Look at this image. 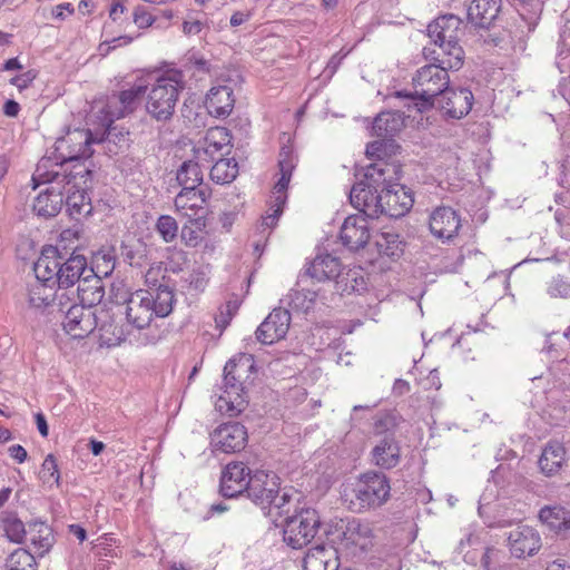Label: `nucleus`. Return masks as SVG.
<instances>
[{
	"instance_id": "nucleus-29",
	"label": "nucleus",
	"mask_w": 570,
	"mask_h": 570,
	"mask_svg": "<svg viewBox=\"0 0 570 570\" xmlns=\"http://www.w3.org/2000/svg\"><path fill=\"white\" fill-rule=\"evenodd\" d=\"M567 462V451L562 443L550 441L543 448L539 459V466L543 474L552 476L559 473Z\"/></svg>"
},
{
	"instance_id": "nucleus-2",
	"label": "nucleus",
	"mask_w": 570,
	"mask_h": 570,
	"mask_svg": "<svg viewBox=\"0 0 570 570\" xmlns=\"http://www.w3.org/2000/svg\"><path fill=\"white\" fill-rule=\"evenodd\" d=\"M401 167L395 163L380 161L366 167L364 178L354 184L350 202L368 218L385 215L391 218L404 216L412 208V191L399 184Z\"/></svg>"
},
{
	"instance_id": "nucleus-45",
	"label": "nucleus",
	"mask_w": 570,
	"mask_h": 570,
	"mask_svg": "<svg viewBox=\"0 0 570 570\" xmlns=\"http://www.w3.org/2000/svg\"><path fill=\"white\" fill-rule=\"evenodd\" d=\"M209 275L210 266L208 264L199 265L189 273L186 282H188L190 288L203 292L209 282Z\"/></svg>"
},
{
	"instance_id": "nucleus-60",
	"label": "nucleus",
	"mask_w": 570,
	"mask_h": 570,
	"mask_svg": "<svg viewBox=\"0 0 570 570\" xmlns=\"http://www.w3.org/2000/svg\"><path fill=\"white\" fill-rule=\"evenodd\" d=\"M203 29V22L199 20H186L183 23V32L186 36L198 35Z\"/></svg>"
},
{
	"instance_id": "nucleus-32",
	"label": "nucleus",
	"mask_w": 570,
	"mask_h": 570,
	"mask_svg": "<svg viewBox=\"0 0 570 570\" xmlns=\"http://www.w3.org/2000/svg\"><path fill=\"white\" fill-rule=\"evenodd\" d=\"M501 0H471L468 6L469 20L480 27L488 28L500 12Z\"/></svg>"
},
{
	"instance_id": "nucleus-61",
	"label": "nucleus",
	"mask_w": 570,
	"mask_h": 570,
	"mask_svg": "<svg viewBox=\"0 0 570 570\" xmlns=\"http://www.w3.org/2000/svg\"><path fill=\"white\" fill-rule=\"evenodd\" d=\"M75 11L71 3L69 2H63V3H60L58 6H56L53 9H52V16L57 19H65L66 18V12L68 14H72Z\"/></svg>"
},
{
	"instance_id": "nucleus-34",
	"label": "nucleus",
	"mask_w": 570,
	"mask_h": 570,
	"mask_svg": "<svg viewBox=\"0 0 570 570\" xmlns=\"http://www.w3.org/2000/svg\"><path fill=\"white\" fill-rule=\"evenodd\" d=\"M68 186L66 193V206L67 212L72 218H77L79 216H88L92 212V205L90 197L86 193L85 189H73L75 185H71V178L67 176L65 180Z\"/></svg>"
},
{
	"instance_id": "nucleus-23",
	"label": "nucleus",
	"mask_w": 570,
	"mask_h": 570,
	"mask_svg": "<svg viewBox=\"0 0 570 570\" xmlns=\"http://www.w3.org/2000/svg\"><path fill=\"white\" fill-rule=\"evenodd\" d=\"M429 226L432 235L445 243L456 236L461 223L453 208L443 206L433 210Z\"/></svg>"
},
{
	"instance_id": "nucleus-62",
	"label": "nucleus",
	"mask_w": 570,
	"mask_h": 570,
	"mask_svg": "<svg viewBox=\"0 0 570 570\" xmlns=\"http://www.w3.org/2000/svg\"><path fill=\"white\" fill-rule=\"evenodd\" d=\"M250 18V12H244V11H236L232 17H230V26L232 27H238L240 24H243L244 22L248 21Z\"/></svg>"
},
{
	"instance_id": "nucleus-58",
	"label": "nucleus",
	"mask_w": 570,
	"mask_h": 570,
	"mask_svg": "<svg viewBox=\"0 0 570 570\" xmlns=\"http://www.w3.org/2000/svg\"><path fill=\"white\" fill-rule=\"evenodd\" d=\"M134 21L139 28H147L155 21L154 17L144 9H137L134 13Z\"/></svg>"
},
{
	"instance_id": "nucleus-9",
	"label": "nucleus",
	"mask_w": 570,
	"mask_h": 570,
	"mask_svg": "<svg viewBox=\"0 0 570 570\" xmlns=\"http://www.w3.org/2000/svg\"><path fill=\"white\" fill-rule=\"evenodd\" d=\"M147 88L148 83H145L144 79H139L128 89L109 96L100 110L102 114L101 125L109 128L116 119L132 114L139 107Z\"/></svg>"
},
{
	"instance_id": "nucleus-44",
	"label": "nucleus",
	"mask_w": 570,
	"mask_h": 570,
	"mask_svg": "<svg viewBox=\"0 0 570 570\" xmlns=\"http://www.w3.org/2000/svg\"><path fill=\"white\" fill-rule=\"evenodd\" d=\"M316 292L312 289H293L288 294L289 305L298 311L307 312L316 301Z\"/></svg>"
},
{
	"instance_id": "nucleus-49",
	"label": "nucleus",
	"mask_w": 570,
	"mask_h": 570,
	"mask_svg": "<svg viewBox=\"0 0 570 570\" xmlns=\"http://www.w3.org/2000/svg\"><path fill=\"white\" fill-rule=\"evenodd\" d=\"M238 308L239 302L237 298L227 301L226 304L220 307L219 314L215 317L217 327L220 330L226 328L229 325L232 318L237 313Z\"/></svg>"
},
{
	"instance_id": "nucleus-36",
	"label": "nucleus",
	"mask_w": 570,
	"mask_h": 570,
	"mask_svg": "<svg viewBox=\"0 0 570 570\" xmlns=\"http://www.w3.org/2000/svg\"><path fill=\"white\" fill-rule=\"evenodd\" d=\"M404 127V119L399 112L386 111L381 112L374 119L373 134L380 138L389 139L402 130Z\"/></svg>"
},
{
	"instance_id": "nucleus-59",
	"label": "nucleus",
	"mask_w": 570,
	"mask_h": 570,
	"mask_svg": "<svg viewBox=\"0 0 570 570\" xmlns=\"http://www.w3.org/2000/svg\"><path fill=\"white\" fill-rule=\"evenodd\" d=\"M9 455L18 463H23L27 460V451L20 444H13L8 448Z\"/></svg>"
},
{
	"instance_id": "nucleus-47",
	"label": "nucleus",
	"mask_w": 570,
	"mask_h": 570,
	"mask_svg": "<svg viewBox=\"0 0 570 570\" xmlns=\"http://www.w3.org/2000/svg\"><path fill=\"white\" fill-rule=\"evenodd\" d=\"M156 228L161 238L167 243L174 240L178 233V225L175 218L168 215H163L158 218Z\"/></svg>"
},
{
	"instance_id": "nucleus-38",
	"label": "nucleus",
	"mask_w": 570,
	"mask_h": 570,
	"mask_svg": "<svg viewBox=\"0 0 570 570\" xmlns=\"http://www.w3.org/2000/svg\"><path fill=\"white\" fill-rule=\"evenodd\" d=\"M336 287L342 294H360L366 289V282L358 267L341 272L336 279Z\"/></svg>"
},
{
	"instance_id": "nucleus-35",
	"label": "nucleus",
	"mask_w": 570,
	"mask_h": 570,
	"mask_svg": "<svg viewBox=\"0 0 570 570\" xmlns=\"http://www.w3.org/2000/svg\"><path fill=\"white\" fill-rule=\"evenodd\" d=\"M35 552L42 557L55 543L52 529L45 522H33L28 527V534Z\"/></svg>"
},
{
	"instance_id": "nucleus-8",
	"label": "nucleus",
	"mask_w": 570,
	"mask_h": 570,
	"mask_svg": "<svg viewBox=\"0 0 570 570\" xmlns=\"http://www.w3.org/2000/svg\"><path fill=\"white\" fill-rule=\"evenodd\" d=\"M49 159H42L38 165L33 175V180L39 184L56 183V186L48 187L45 191L40 193L33 202V212L45 218L55 217L58 215L63 205V191L60 185L67 179V175L59 171H48L47 167Z\"/></svg>"
},
{
	"instance_id": "nucleus-63",
	"label": "nucleus",
	"mask_w": 570,
	"mask_h": 570,
	"mask_svg": "<svg viewBox=\"0 0 570 570\" xmlns=\"http://www.w3.org/2000/svg\"><path fill=\"white\" fill-rule=\"evenodd\" d=\"M20 111V106L14 100H7L3 106V114L8 117H17Z\"/></svg>"
},
{
	"instance_id": "nucleus-21",
	"label": "nucleus",
	"mask_w": 570,
	"mask_h": 570,
	"mask_svg": "<svg viewBox=\"0 0 570 570\" xmlns=\"http://www.w3.org/2000/svg\"><path fill=\"white\" fill-rule=\"evenodd\" d=\"M207 190L204 188L185 187L175 197V207L181 216L195 222L205 217Z\"/></svg>"
},
{
	"instance_id": "nucleus-26",
	"label": "nucleus",
	"mask_w": 570,
	"mask_h": 570,
	"mask_svg": "<svg viewBox=\"0 0 570 570\" xmlns=\"http://www.w3.org/2000/svg\"><path fill=\"white\" fill-rule=\"evenodd\" d=\"M338 567L337 551L333 546H315L303 559V570H337Z\"/></svg>"
},
{
	"instance_id": "nucleus-40",
	"label": "nucleus",
	"mask_w": 570,
	"mask_h": 570,
	"mask_svg": "<svg viewBox=\"0 0 570 570\" xmlns=\"http://www.w3.org/2000/svg\"><path fill=\"white\" fill-rule=\"evenodd\" d=\"M203 167L206 168V164H202V161L197 159L184 161L176 177L179 185H181L183 188H197L203 181Z\"/></svg>"
},
{
	"instance_id": "nucleus-37",
	"label": "nucleus",
	"mask_w": 570,
	"mask_h": 570,
	"mask_svg": "<svg viewBox=\"0 0 570 570\" xmlns=\"http://www.w3.org/2000/svg\"><path fill=\"white\" fill-rule=\"evenodd\" d=\"M56 297L53 284L35 279L28 286V302L33 308H45L49 306Z\"/></svg>"
},
{
	"instance_id": "nucleus-39",
	"label": "nucleus",
	"mask_w": 570,
	"mask_h": 570,
	"mask_svg": "<svg viewBox=\"0 0 570 570\" xmlns=\"http://www.w3.org/2000/svg\"><path fill=\"white\" fill-rule=\"evenodd\" d=\"M0 529L12 543H22L28 534L24 523L13 512H7L0 518Z\"/></svg>"
},
{
	"instance_id": "nucleus-19",
	"label": "nucleus",
	"mask_w": 570,
	"mask_h": 570,
	"mask_svg": "<svg viewBox=\"0 0 570 570\" xmlns=\"http://www.w3.org/2000/svg\"><path fill=\"white\" fill-rule=\"evenodd\" d=\"M435 102L449 118L461 119L472 108L473 94L466 88L452 89L448 87L435 99Z\"/></svg>"
},
{
	"instance_id": "nucleus-3",
	"label": "nucleus",
	"mask_w": 570,
	"mask_h": 570,
	"mask_svg": "<svg viewBox=\"0 0 570 570\" xmlns=\"http://www.w3.org/2000/svg\"><path fill=\"white\" fill-rule=\"evenodd\" d=\"M145 94V111L155 121L166 124L175 115L180 91L185 88V77L181 70H167L163 73L150 75Z\"/></svg>"
},
{
	"instance_id": "nucleus-12",
	"label": "nucleus",
	"mask_w": 570,
	"mask_h": 570,
	"mask_svg": "<svg viewBox=\"0 0 570 570\" xmlns=\"http://www.w3.org/2000/svg\"><path fill=\"white\" fill-rule=\"evenodd\" d=\"M240 371V366L234 360H229L224 367L225 395L219 397L217 405L220 411L226 406L225 411L229 415L240 413L244 407L245 400L243 397L244 389Z\"/></svg>"
},
{
	"instance_id": "nucleus-57",
	"label": "nucleus",
	"mask_w": 570,
	"mask_h": 570,
	"mask_svg": "<svg viewBox=\"0 0 570 570\" xmlns=\"http://www.w3.org/2000/svg\"><path fill=\"white\" fill-rule=\"evenodd\" d=\"M36 78V73L29 70L22 75L16 76L10 80V83L16 86L19 90L26 89Z\"/></svg>"
},
{
	"instance_id": "nucleus-56",
	"label": "nucleus",
	"mask_w": 570,
	"mask_h": 570,
	"mask_svg": "<svg viewBox=\"0 0 570 570\" xmlns=\"http://www.w3.org/2000/svg\"><path fill=\"white\" fill-rule=\"evenodd\" d=\"M124 261L130 266L144 267L147 263V257L144 252H122Z\"/></svg>"
},
{
	"instance_id": "nucleus-51",
	"label": "nucleus",
	"mask_w": 570,
	"mask_h": 570,
	"mask_svg": "<svg viewBox=\"0 0 570 570\" xmlns=\"http://www.w3.org/2000/svg\"><path fill=\"white\" fill-rule=\"evenodd\" d=\"M393 147L391 139L382 138L367 145L366 155L371 159H376L375 163L385 161L384 156L387 154V148Z\"/></svg>"
},
{
	"instance_id": "nucleus-15",
	"label": "nucleus",
	"mask_w": 570,
	"mask_h": 570,
	"mask_svg": "<svg viewBox=\"0 0 570 570\" xmlns=\"http://www.w3.org/2000/svg\"><path fill=\"white\" fill-rule=\"evenodd\" d=\"M92 136L89 130L75 129L66 137L57 139L55 146L56 151L59 153L60 163L77 160L80 158H88L92 155L91 144Z\"/></svg>"
},
{
	"instance_id": "nucleus-17",
	"label": "nucleus",
	"mask_w": 570,
	"mask_h": 570,
	"mask_svg": "<svg viewBox=\"0 0 570 570\" xmlns=\"http://www.w3.org/2000/svg\"><path fill=\"white\" fill-rule=\"evenodd\" d=\"M507 540L510 553L518 559L535 554L542 546L540 533L527 524L510 530Z\"/></svg>"
},
{
	"instance_id": "nucleus-14",
	"label": "nucleus",
	"mask_w": 570,
	"mask_h": 570,
	"mask_svg": "<svg viewBox=\"0 0 570 570\" xmlns=\"http://www.w3.org/2000/svg\"><path fill=\"white\" fill-rule=\"evenodd\" d=\"M375 534L368 522L352 519L341 534V546L353 557H360L374 547Z\"/></svg>"
},
{
	"instance_id": "nucleus-4",
	"label": "nucleus",
	"mask_w": 570,
	"mask_h": 570,
	"mask_svg": "<svg viewBox=\"0 0 570 570\" xmlns=\"http://www.w3.org/2000/svg\"><path fill=\"white\" fill-rule=\"evenodd\" d=\"M174 292L159 285L154 292L137 291L126 299V317L136 328H145L154 316L165 317L173 311Z\"/></svg>"
},
{
	"instance_id": "nucleus-27",
	"label": "nucleus",
	"mask_w": 570,
	"mask_h": 570,
	"mask_svg": "<svg viewBox=\"0 0 570 570\" xmlns=\"http://www.w3.org/2000/svg\"><path fill=\"white\" fill-rule=\"evenodd\" d=\"M77 293L80 301L79 306L91 309V307L98 305L105 296L104 282L92 269H89L88 275L79 281Z\"/></svg>"
},
{
	"instance_id": "nucleus-31",
	"label": "nucleus",
	"mask_w": 570,
	"mask_h": 570,
	"mask_svg": "<svg viewBox=\"0 0 570 570\" xmlns=\"http://www.w3.org/2000/svg\"><path fill=\"white\" fill-rule=\"evenodd\" d=\"M61 252H41L40 257L33 264L37 281L59 285V275L62 256Z\"/></svg>"
},
{
	"instance_id": "nucleus-42",
	"label": "nucleus",
	"mask_w": 570,
	"mask_h": 570,
	"mask_svg": "<svg viewBox=\"0 0 570 570\" xmlns=\"http://www.w3.org/2000/svg\"><path fill=\"white\" fill-rule=\"evenodd\" d=\"M238 174V166L235 159L218 158L210 167V178L217 184H229Z\"/></svg>"
},
{
	"instance_id": "nucleus-41",
	"label": "nucleus",
	"mask_w": 570,
	"mask_h": 570,
	"mask_svg": "<svg viewBox=\"0 0 570 570\" xmlns=\"http://www.w3.org/2000/svg\"><path fill=\"white\" fill-rule=\"evenodd\" d=\"M58 240L63 249L70 247L71 249H81L89 245V236L80 224H75L71 227L63 229Z\"/></svg>"
},
{
	"instance_id": "nucleus-20",
	"label": "nucleus",
	"mask_w": 570,
	"mask_h": 570,
	"mask_svg": "<svg viewBox=\"0 0 570 570\" xmlns=\"http://www.w3.org/2000/svg\"><path fill=\"white\" fill-rule=\"evenodd\" d=\"M289 324V312L284 308H275L256 330V338L263 344H273L285 337Z\"/></svg>"
},
{
	"instance_id": "nucleus-43",
	"label": "nucleus",
	"mask_w": 570,
	"mask_h": 570,
	"mask_svg": "<svg viewBox=\"0 0 570 570\" xmlns=\"http://www.w3.org/2000/svg\"><path fill=\"white\" fill-rule=\"evenodd\" d=\"M3 570H37V563L33 554L19 548L7 558Z\"/></svg>"
},
{
	"instance_id": "nucleus-54",
	"label": "nucleus",
	"mask_w": 570,
	"mask_h": 570,
	"mask_svg": "<svg viewBox=\"0 0 570 570\" xmlns=\"http://www.w3.org/2000/svg\"><path fill=\"white\" fill-rule=\"evenodd\" d=\"M132 41V38L129 36H120L117 38H112L110 41H104L99 45V51L102 56L108 55L112 49L118 46L129 45Z\"/></svg>"
},
{
	"instance_id": "nucleus-48",
	"label": "nucleus",
	"mask_w": 570,
	"mask_h": 570,
	"mask_svg": "<svg viewBox=\"0 0 570 570\" xmlns=\"http://www.w3.org/2000/svg\"><path fill=\"white\" fill-rule=\"evenodd\" d=\"M569 335H570V327H568L562 333L552 332L551 334H549L547 336L543 351L552 357H556V358L559 357L560 354L558 353V350L556 348V346H562L563 344H566L567 341L569 340Z\"/></svg>"
},
{
	"instance_id": "nucleus-46",
	"label": "nucleus",
	"mask_w": 570,
	"mask_h": 570,
	"mask_svg": "<svg viewBox=\"0 0 570 570\" xmlns=\"http://www.w3.org/2000/svg\"><path fill=\"white\" fill-rule=\"evenodd\" d=\"M184 66L186 70L191 72L193 77L198 79H203L204 75L210 72V63L196 53L188 55Z\"/></svg>"
},
{
	"instance_id": "nucleus-10",
	"label": "nucleus",
	"mask_w": 570,
	"mask_h": 570,
	"mask_svg": "<svg viewBox=\"0 0 570 570\" xmlns=\"http://www.w3.org/2000/svg\"><path fill=\"white\" fill-rule=\"evenodd\" d=\"M321 524V518L315 509H302L285 520L284 541L293 549H301L315 538Z\"/></svg>"
},
{
	"instance_id": "nucleus-18",
	"label": "nucleus",
	"mask_w": 570,
	"mask_h": 570,
	"mask_svg": "<svg viewBox=\"0 0 570 570\" xmlns=\"http://www.w3.org/2000/svg\"><path fill=\"white\" fill-rule=\"evenodd\" d=\"M252 471L244 462H230L222 472L220 493L225 498H235L247 493L252 480Z\"/></svg>"
},
{
	"instance_id": "nucleus-55",
	"label": "nucleus",
	"mask_w": 570,
	"mask_h": 570,
	"mask_svg": "<svg viewBox=\"0 0 570 570\" xmlns=\"http://www.w3.org/2000/svg\"><path fill=\"white\" fill-rule=\"evenodd\" d=\"M180 237L186 246L196 247L198 245L200 237V232L194 229L191 226L185 225L181 228Z\"/></svg>"
},
{
	"instance_id": "nucleus-1",
	"label": "nucleus",
	"mask_w": 570,
	"mask_h": 570,
	"mask_svg": "<svg viewBox=\"0 0 570 570\" xmlns=\"http://www.w3.org/2000/svg\"><path fill=\"white\" fill-rule=\"evenodd\" d=\"M463 35L462 20L454 14L436 18L428 26V36L438 47L423 49L424 57L432 61L416 70L412 78L414 108L423 112L435 105V99L449 87L448 70H459L464 63V50L459 45Z\"/></svg>"
},
{
	"instance_id": "nucleus-28",
	"label": "nucleus",
	"mask_w": 570,
	"mask_h": 570,
	"mask_svg": "<svg viewBox=\"0 0 570 570\" xmlns=\"http://www.w3.org/2000/svg\"><path fill=\"white\" fill-rule=\"evenodd\" d=\"M538 517L541 523L556 534H566L570 531V510L563 505H544Z\"/></svg>"
},
{
	"instance_id": "nucleus-13",
	"label": "nucleus",
	"mask_w": 570,
	"mask_h": 570,
	"mask_svg": "<svg viewBox=\"0 0 570 570\" xmlns=\"http://www.w3.org/2000/svg\"><path fill=\"white\" fill-rule=\"evenodd\" d=\"M230 135L224 127L209 128L194 147V158L206 164V169L229 148Z\"/></svg>"
},
{
	"instance_id": "nucleus-53",
	"label": "nucleus",
	"mask_w": 570,
	"mask_h": 570,
	"mask_svg": "<svg viewBox=\"0 0 570 570\" xmlns=\"http://www.w3.org/2000/svg\"><path fill=\"white\" fill-rule=\"evenodd\" d=\"M548 294L551 297H568L570 296V284L562 278H553L548 286Z\"/></svg>"
},
{
	"instance_id": "nucleus-52",
	"label": "nucleus",
	"mask_w": 570,
	"mask_h": 570,
	"mask_svg": "<svg viewBox=\"0 0 570 570\" xmlns=\"http://www.w3.org/2000/svg\"><path fill=\"white\" fill-rule=\"evenodd\" d=\"M374 238L377 249H393L401 244L400 236L393 232L377 233Z\"/></svg>"
},
{
	"instance_id": "nucleus-64",
	"label": "nucleus",
	"mask_w": 570,
	"mask_h": 570,
	"mask_svg": "<svg viewBox=\"0 0 570 570\" xmlns=\"http://www.w3.org/2000/svg\"><path fill=\"white\" fill-rule=\"evenodd\" d=\"M36 423H37V428H38L39 433L42 436H47L48 432H49V429H48V424H47L46 417H45V415L42 413H37L36 414Z\"/></svg>"
},
{
	"instance_id": "nucleus-25",
	"label": "nucleus",
	"mask_w": 570,
	"mask_h": 570,
	"mask_svg": "<svg viewBox=\"0 0 570 570\" xmlns=\"http://www.w3.org/2000/svg\"><path fill=\"white\" fill-rule=\"evenodd\" d=\"M235 105L234 90L227 85L212 87L205 100L209 115L217 118L228 117Z\"/></svg>"
},
{
	"instance_id": "nucleus-7",
	"label": "nucleus",
	"mask_w": 570,
	"mask_h": 570,
	"mask_svg": "<svg viewBox=\"0 0 570 570\" xmlns=\"http://www.w3.org/2000/svg\"><path fill=\"white\" fill-rule=\"evenodd\" d=\"M291 489H282L279 478L276 473L265 470H256L247 490V497L262 509H276L279 512L292 500Z\"/></svg>"
},
{
	"instance_id": "nucleus-30",
	"label": "nucleus",
	"mask_w": 570,
	"mask_h": 570,
	"mask_svg": "<svg viewBox=\"0 0 570 570\" xmlns=\"http://www.w3.org/2000/svg\"><path fill=\"white\" fill-rule=\"evenodd\" d=\"M342 264L328 252L317 255L308 265L306 273L312 278L322 282L340 276Z\"/></svg>"
},
{
	"instance_id": "nucleus-16",
	"label": "nucleus",
	"mask_w": 570,
	"mask_h": 570,
	"mask_svg": "<svg viewBox=\"0 0 570 570\" xmlns=\"http://www.w3.org/2000/svg\"><path fill=\"white\" fill-rule=\"evenodd\" d=\"M248 441L246 428L240 423H225L210 434V445L214 451L234 453L243 450Z\"/></svg>"
},
{
	"instance_id": "nucleus-11",
	"label": "nucleus",
	"mask_w": 570,
	"mask_h": 570,
	"mask_svg": "<svg viewBox=\"0 0 570 570\" xmlns=\"http://www.w3.org/2000/svg\"><path fill=\"white\" fill-rule=\"evenodd\" d=\"M278 166L281 177L273 189L274 200L271 207L272 213L263 217L262 226L264 228H273L276 225L278 217L283 212V206L286 203V190L291 180L292 171L296 166L292 148L283 147L281 149Z\"/></svg>"
},
{
	"instance_id": "nucleus-22",
	"label": "nucleus",
	"mask_w": 570,
	"mask_h": 570,
	"mask_svg": "<svg viewBox=\"0 0 570 570\" xmlns=\"http://www.w3.org/2000/svg\"><path fill=\"white\" fill-rule=\"evenodd\" d=\"M95 313L87 307L72 305L66 313L62 322L68 335L73 338H83L97 327Z\"/></svg>"
},
{
	"instance_id": "nucleus-50",
	"label": "nucleus",
	"mask_w": 570,
	"mask_h": 570,
	"mask_svg": "<svg viewBox=\"0 0 570 570\" xmlns=\"http://www.w3.org/2000/svg\"><path fill=\"white\" fill-rule=\"evenodd\" d=\"M40 478L45 483L59 482L60 474L58 471L56 458L52 454H48L43 460L40 471Z\"/></svg>"
},
{
	"instance_id": "nucleus-6",
	"label": "nucleus",
	"mask_w": 570,
	"mask_h": 570,
	"mask_svg": "<svg viewBox=\"0 0 570 570\" xmlns=\"http://www.w3.org/2000/svg\"><path fill=\"white\" fill-rule=\"evenodd\" d=\"M400 416L394 413H384L375 420L373 432L380 440L372 449V462L381 469H393L401 460V448L395 440V432L400 425Z\"/></svg>"
},
{
	"instance_id": "nucleus-33",
	"label": "nucleus",
	"mask_w": 570,
	"mask_h": 570,
	"mask_svg": "<svg viewBox=\"0 0 570 570\" xmlns=\"http://www.w3.org/2000/svg\"><path fill=\"white\" fill-rule=\"evenodd\" d=\"M75 254L76 252H71ZM87 262L86 258L81 255H71L67 258L60 266V275H59V287L68 288L73 286L76 283L79 284L81 281V276L87 271Z\"/></svg>"
},
{
	"instance_id": "nucleus-5",
	"label": "nucleus",
	"mask_w": 570,
	"mask_h": 570,
	"mask_svg": "<svg viewBox=\"0 0 570 570\" xmlns=\"http://www.w3.org/2000/svg\"><path fill=\"white\" fill-rule=\"evenodd\" d=\"M390 497V480L384 473L377 471L361 474L342 492V498L348 503L350 510L357 513L382 507Z\"/></svg>"
},
{
	"instance_id": "nucleus-24",
	"label": "nucleus",
	"mask_w": 570,
	"mask_h": 570,
	"mask_svg": "<svg viewBox=\"0 0 570 570\" xmlns=\"http://www.w3.org/2000/svg\"><path fill=\"white\" fill-rule=\"evenodd\" d=\"M340 238L347 249L365 247L371 239V234L364 218L360 215L347 217L341 227Z\"/></svg>"
}]
</instances>
